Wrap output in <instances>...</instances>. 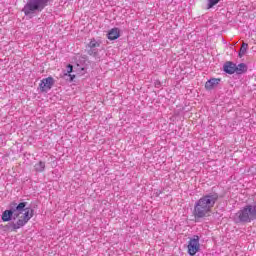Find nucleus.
I'll return each instance as SVG.
<instances>
[{
  "label": "nucleus",
  "instance_id": "f257e3e1",
  "mask_svg": "<svg viewBox=\"0 0 256 256\" xmlns=\"http://www.w3.org/2000/svg\"><path fill=\"white\" fill-rule=\"evenodd\" d=\"M219 201V194L210 192L202 196L194 205V219H205L211 215V210L215 207V203Z\"/></svg>",
  "mask_w": 256,
  "mask_h": 256
},
{
  "label": "nucleus",
  "instance_id": "f03ea898",
  "mask_svg": "<svg viewBox=\"0 0 256 256\" xmlns=\"http://www.w3.org/2000/svg\"><path fill=\"white\" fill-rule=\"evenodd\" d=\"M35 215V210L27 207V202L19 203L14 209V219H17L16 222L11 224L12 231H17L21 227H25Z\"/></svg>",
  "mask_w": 256,
  "mask_h": 256
},
{
  "label": "nucleus",
  "instance_id": "7ed1b4c3",
  "mask_svg": "<svg viewBox=\"0 0 256 256\" xmlns=\"http://www.w3.org/2000/svg\"><path fill=\"white\" fill-rule=\"evenodd\" d=\"M255 220L256 204H247L234 215V222L236 223H251Z\"/></svg>",
  "mask_w": 256,
  "mask_h": 256
},
{
  "label": "nucleus",
  "instance_id": "20e7f679",
  "mask_svg": "<svg viewBox=\"0 0 256 256\" xmlns=\"http://www.w3.org/2000/svg\"><path fill=\"white\" fill-rule=\"evenodd\" d=\"M49 0H28L22 11L26 17H33L37 11H41L47 7Z\"/></svg>",
  "mask_w": 256,
  "mask_h": 256
},
{
  "label": "nucleus",
  "instance_id": "39448f33",
  "mask_svg": "<svg viewBox=\"0 0 256 256\" xmlns=\"http://www.w3.org/2000/svg\"><path fill=\"white\" fill-rule=\"evenodd\" d=\"M201 251V244L199 243V236L194 235L193 238H190L188 241V254L190 256L197 255Z\"/></svg>",
  "mask_w": 256,
  "mask_h": 256
},
{
  "label": "nucleus",
  "instance_id": "423d86ee",
  "mask_svg": "<svg viewBox=\"0 0 256 256\" xmlns=\"http://www.w3.org/2000/svg\"><path fill=\"white\" fill-rule=\"evenodd\" d=\"M53 85H55V79L49 76L40 81L39 89L41 93H47V91H51V89H53Z\"/></svg>",
  "mask_w": 256,
  "mask_h": 256
},
{
  "label": "nucleus",
  "instance_id": "0eeeda50",
  "mask_svg": "<svg viewBox=\"0 0 256 256\" xmlns=\"http://www.w3.org/2000/svg\"><path fill=\"white\" fill-rule=\"evenodd\" d=\"M223 71H225L228 75H233L236 73V64L232 61H227L223 65Z\"/></svg>",
  "mask_w": 256,
  "mask_h": 256
},
{
  "label": "nucleus",
  "instance_id": "6e6552de",
  "mask_svg": "<svg viewBox=\"0 0 256 256\" xmlns=\"http://www.w3.org/2000/svg\"><path fill=\"white\" fill-rule=\"evenodd\" d=\"M219 83H221V79L212 78L205 83V89L207 91H211V90L215 89V87H217Z\"/></svg>",
  "mask_w": 256,
  "mask_h": 256
},
{
  "label": "nucleus",
  "instance_id": "1a4fd4ad",
  "mask_svg": "<svg viewBox=\"0 0 256 256\" xmlns=\"http://www.w3.org/2000/svg\"><path fill=\"white\" fill-rule=\"evenodd\" d=\"M11 219H15V209L5 210L2 213V221H4V223H7V222L11 221Z\"/></svg>",
  "mask_w": 256,
  "mask_h": 256
},
{
  "label": "nucleus",
  "instance_id": "9d476101",
  "mask_svg": "<svg viewBox=\"0 0 256 256\" xmlns=\"http://www.w3.org/2000/svg\"><path fill=\"white\" fill-rule=\"evenodd\" d=\"M107 37L109 41H115L116 39H119V37H121V32L119 31V28H112L108 32Z\"/></svg>",
  "mask_w": 256,
  "mask_h": 256
},
{
  "label": "nucleus",
  "instance_id": "9b49d317",
  "mask_svg": "<svg viewBox=\"0 0 256 256\" xmlns=\"http://www.w3.org/2000/svg\"><path fill=\"white\" fill-rule=\"evenodd\" d=\"M247 64L245 63H240L236 64V75H243L244 73H247Z\"/></svg>",
  "mask_w": 256,
  "mask_h": 256
},
{
  "label": "nucleus",
  "instance_id": "f8f14e48",
  "mask_svg": "<svg viewBox=\"0 0 256 256\" xmlns=\"http://www.w3.org/2000/svg\"><path fill=\"white\" fill-rule=\"evenodd\" d=\"M247 49H249V44L243 42L242 45H241V48L238 52V57L241 59L245 53H247Z\"/></svg>",
  "mask_w": 256,
  "mask_h": 256
},
{
  "label": "nucleus",
  "instance_id": "ddd939ff",
  "mask_svg": "<svg viewBox=\"0 0 256 256\" xmlns=\"http://www.w3.org/2000/svg\"><path fill=\"white\" fill-rule=\"evenodd\" d=\"M34 169L37 173H43V171H45V162L40 161L36 163Z\"/></svg>",
  "mask_w": 256,
  "mask_h": 256
},
{
  "label": "nucleus",
  "instance_id": "4468645a",
  "mask_svg": "<svg viewBox=\"0 0 256 256\" xmlns=\"http://www.w3.org/2000/svg\"><path fill=\"white\" fill-rule=\"evenodd\" d=\"M88 47L89 49H95L96 47H101V42L95 40V38H92L88 43Z\"/></svg>",
  "mask_w": 256,
  "mask_h": 256
},
{
  "label": "nucleus",
  "instance_id": "2eb2a0df",
  "mask_svg": "<svg viewBox=\"0 0 256 256\" xmlns=\"http://www.w3.org/2000/svg\"><path fill=\"white\" fill-rule=\"evenodd\" d=\"M221 0H208L207 9H213Z\"/></svg>",
  "mask_w": 256,
  "mask_h": 256
},
{
  "label": "nucleus",
  "instance_id": "dca6fc26",
  "mask_svg": "<svg viewBox=\"0 0 256 256\" xmlns=\"http://www.w3.org/2000/svg\"><path fill=\"white\" fill-rule=\"evenodd\" d=\"M71 73H73V65L68 64L67 65V73L65 75H69Z\"/></svg>",
  "mask_w": 256,
  "mask_h": 256
},
{
  "label": "nucleus",
  "instance_id": "f3484780",
  "mask_svg": "<svg viewBox=\"0 0 256 256\" xmlns=\"http://www.w3.org/2000/svg\"><path fill=\"white\" fill-rule=\"evenodd\" d=\"M68 75L70 77V81H73L75 79V75H73V74H68Z\"/></svg>",
  "mask_w": 256,
  "mask_h": 256
}]
</instances>
